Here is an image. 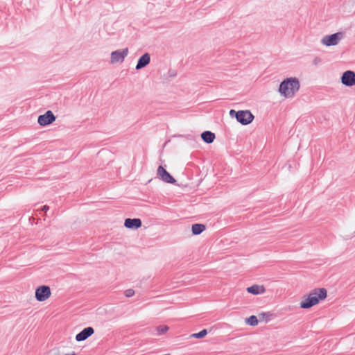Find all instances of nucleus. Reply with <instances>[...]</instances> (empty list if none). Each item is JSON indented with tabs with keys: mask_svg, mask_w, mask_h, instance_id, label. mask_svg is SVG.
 I'll use <instances>...</instances> for the list:
<instances>
[{
	"mask_svg": "<svg viewBox=\"0 0 355 355\" xmlns=\"http://www.w3.org/2000/svg\"><path fill=\"white\" fill-rule=\"evenodd\" d=\"M327 297V289L324 288H315L302 297L300 302V306L304 309H310L324 300Z\"/></svg>",
	"mask_w": 355,
	"mask_h": 355,
	"instance_id": "1",
	"label": "nucleus"
},
{
	"mask_svg": "<svg viewBox=\"0 0 355 355\" xmlns=\"http://www.w3.org/2000/svg\"><path fill=\"white\" fill-rule=\"evenodd\" d=\"M300 88V83L296 77H289L281 82L278 88L279 95L286 99L294 98Z\"/></svg>",
	"mask_w": 355,
	"mask_h": 355,
	"instance_id": "2",
	"label": "nucleus"
},
{
	"mask_svg": "<svg viewBox=\"0 0 355 355\" xmlns=\"http://www.w3.org/2000/svg\"><path fill=\"white\" fill-rule=\"evenodd\" d=\"M230 115L232 117L235 116L236 120L242 125H248L254 119V115L249 110H240L236 112L234 110H231L230 111Z\"/></svg>",
	"mask_w": 355,
	"mask_h": 355,
	"instance_id": "3",
	"label": "nucleus"
},
{
	"mask_svg": "<svg viewBox=\"0 0 355 355\" xmlns=\"http://www.w3.org/2000/svg\"><path fill=\"white\" fill-rule=\"evenodd\" d=\"M344 38L343 32H337L334 34L327 35L322 37L320 43L327 47L336 46Z\"/></svg>",
	"mask_w": 355,
	"mask_h": 355,
	"instance_id": "4",
	"label": "nucleus"
},
{
	"mask_svg": "<svg viewBox=\"0 0 355 355\" xmlns=\"http://www.w3.org/2000/svg\"><path fill=\"white\" fill-rule=\"evenodd\" d=\"M128 48L118 49L111 52L110 63L112 64H121L128 55Z\"/></svg>",
	"mask_w": 355,
	"mask_h": 355,
	"instance_id": "5",
	"label": "nucleus"
},
{
	"mask_svg": "<svg viewBox=\"0 0 355 355\" xmlns=\"http://www.w3.org/2000/svg\"><path fill=\"white\" fill-rule=\"evenodd\" d=\"M51 295V288L48 286H40L35 290V298L38 302L48 300Z\"/></svg>",
	"mask_w": 355,
	"mask_h": 355,
	"instance_id": "6",
	"label": "nucleus"
},
{
	"mask_svg": "<svg viewBox=\"0 0 355 355\" xmlns=\"http://www.w3.org/2000/svg\"><path fill=\"white\" fill-rule=\"evenodd\" d=\"M341 83L347 87L355 86V72L351 70L345 71L340 77Z\"/></svg>",
	"mask_w": 355,
	"mask_h": 355,
	"instance_id": "7",
	"label": "nucleus"
},
{
	"mask_svg": "<svg viewBox=\"0 0 355 355\" xmlns=\"http://www.w3.org/2000/svg\"><path fill=\"white\" fill-rule=\"evenodd\" d=\"M55 116L51 110L46 111L44 114L37 118V123L41 126H46L53 123L55 121Z\"/></svg>",
	"mask_w": 355,
	"mask_h": 355,
	"instance_id": "8",
	"label": "nucleus"
},
{
	"mask_svg": "<svg viewBox=\"0 0 355 355\" xmlns=\"http://www.w3.org/2000/svg\"><path fill=\"white\" fill-rule=\"evenodd\" d=\"M157 177L166 183L175 184V179L170 175L168 172L162 166H159L157 170Z\"/></svg>",
	"mask_w": 355,
	"mask_h": 355,
	"instance_id": "9",
	"label": "nucleus"
},
{
	"mask_svg": "<svg viewBox=\"0 0 355 355\" xmlns=\"http://www.w3.org/2000/svg\"><path fill=\"white\" fill-rule=\"evenodd\" d=\"M94 332V330L92 327H86L76 336V340L78 342L85 340L91 336Z\"/></svg>",
	"mask_w": 355,
	"mask_h": 355,
	"instance_id": "10",
	"label": "nucleus"
},
{
	"mask_svg": "<svg viewBox=\"0 0 355 355\" xmlns=\"http://www.w3.org/2000/svg\"><path fill=\"white\" fill-rule=\"evenodd\" d=\"M141 220L139 218H127L124 221V226L128 229L137 230L141 227Z\"/></svg>",
	"mask_w": 355,
	"mask_h": 355,
	"instance_id": "11",
	"label": "nucleus"
},
{
	"mask_svg": "<svg viewBox=\"0 0 355 355\" xmlns=\"http://www.w3.org/2000/svg\"><path fill=\"white\" fill-rule=\"evenodd\" d=\"M150 62V56L148 53H144L142 56L139 58L137 65L135 67L136 70H140L144 67H146Z\"/></svg>",
	"mask_w": 355,
	"mask_h": 355,
	"instance_id": "12",
	"label": "nucleus"
},
{
	"mask_svg": "<svg viewBox=\"0 0 355 355\" xmlns=\"http://www.w3.org/2000/svg\"><path fill=\"white\" fill-rule=\"evenodd\" d=\"M247 292L252 295H262L266 293L263 285L254 284L246 289Z\"/></svg>",
	"mask_w": 355,
	"mask_h": 355,
	"instance_id": "13",
	"label": "nucleus"
},
{
	"mask_svg": "<svg viewBox=\"0 0 355 355\" xmlns=\"http://www.w3.org/2000/svg\"><path fill=\"white\" fill-rule=\"evenodd\" d=\"M215 137V134L210 131H205L201 134L202 139L207 144L214 142Z\"/></svg>",
	"mask_w": 355,
	"mask_h": 355,
	"instance_id": "14",
	"label": "nucleus"
},
{
	"mask_svg": "<svg viewBox=\"0 0 355 355\" xmlns=\"http://www.w3.org/2000/svg\"><path fill=\"white\" fill-rule=\"evenodd\" d=\"M205 230V226L202 224H194L192 225V233L195 235L200 234Z\"/></svg>",
	"mask_w": 355,
	"mask_h": 355,
	"instance_id": "15",
	"label": "nucleus"
},
{
	"mask_svg": "<svg viewBox=\"0 0 355 355\" xmlns=\"http://www.w3.org/2000/svg\"><path fill=\"white\" fill-rule=\"evenodd\" d=\"M245 323L250 326H257L259 323L257 317L255 315H251L250 317L245 319Z\"/></svg>",
	"mask_w": 355,
	"mask_h": 355,
	"instance_id": "16",
	"label": "nucleus"
},
{
	"mask_svg": "<svg viewBox=\"0 0 355 355\" xmlns=\"http://www.w3.org/2000/svg\"><path fill=\"white\" fill-rule=\"evenodd\" d=\"M155 330L157 331V334L160 336L165 334L169 330V327L166 325H159L156 327Z\"/></svg>",
	"mask_w": 355,
	"mask_h": 355,
	"instance_id": "17",
	"label": "nucleus"
},
{
	"mask_svg": "<svg viewBox=\"0 0 355 355\" xmlns=\"http://www.w3.org/2000/svg\"><path fill=\"white\" fill-rule=\"evenodd\" d=\"M207 334V331L206 329H203L198 333H195L191 335V337L195 338H202Z\"/></svg>",
	"mask_w": 355,
	"mask_h": 355,
	"instance_id": "18",
	"label": "nucleus"
},
{
	"mask_svg": "<svg viewBox=\"0 0 355 355\" xmlns=\"http://www.w3.org/2000/svg\"><path fill=\"white\" fill-rule=\"evenodd\" d=\"M272 314L269 312H266V313H261L260 314H259L258 317L259 318V319L261 320H269L270 319V318L272 317Z\"/></svg>",
	"mask_w": 355,
	"mask_h": 355,
	"instance_id": "19",
	"label": "nucleus"
},
{
	"mask_svg": "<svg viewBox=\"0 0 355 355\" xmlns=\"http://www.w3.org/2000/svg\"><path fill=\"white\" fill-rule=\"evenodd\" d=\"M124 295L127 297H130L135 295V291L132 289H128L124 292Z\"/></svg>",
	"mask_w": 355,
	"mask_h": 355,
	"instance_id": "20",
	"label": "nucleus"
},
{
	"mask_svg": "<svg viewBox=\"0 0 355 355\" xmlns=\"http://www.w3.org/2000/svg\"><path fill=\"white\" fill-rule=\"evenodd\" d=\"M49 206L44 205L42 207L41 210L43 211H47L49 210Z\"/></svg>",
	"mask_w": 355,
	"mask_h": 355,
	"instance_id": "21",
	"label": "nucleus"
}]
</instances>
